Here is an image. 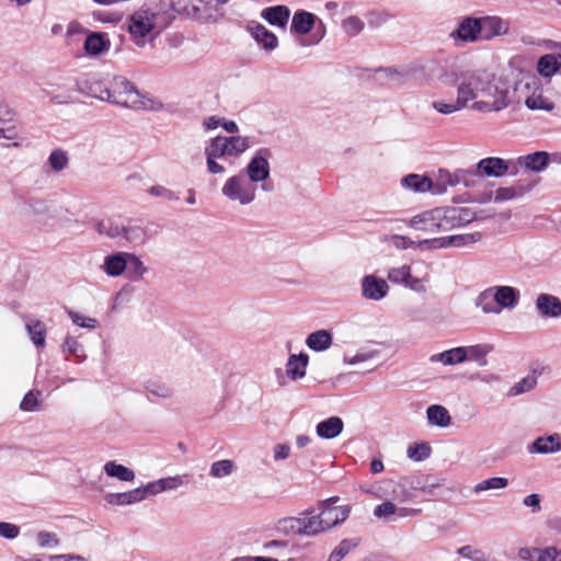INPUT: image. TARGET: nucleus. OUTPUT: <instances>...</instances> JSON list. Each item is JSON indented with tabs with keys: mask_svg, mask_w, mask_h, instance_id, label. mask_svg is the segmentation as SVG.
I'll return each instance as SVG.
<instances>
[{
	"mask_svg": "<svg viewBox=\"0 0 561 561\" xmlns=\"http://www.w3.org/2000/svg\"><path fill=\"white\" fill-rule=\"evenodd\" d=\"M309 356L306 353L290 355L286 365L287 376L296 380L306 375Z\"/></svg>",
	"mask_w": 561,
	"mask_h": 561,
	"instance_id": "obj_30",
	"label": "nucleus"
},
{
	"mask_svg": "<svg viewBox=\"0 0 561 561\" xmlns=\"http://www.w3.org/2000/svg\"><path fill=\"white\" fill-rule=\"evenodd\" d=\"M495 301L502 309H513L517 306L520 294L519 290L512 286H493Z\"/></svg>",
	"mask_w": 561,
	"mask_h": 561,
	"instance_id": "obj_17",
	"label": "nucleus"
},
{
	"mask_svg": "<svg viewBox=\"0 0 561 561\" xmlns=\"http://www.w3.org/2000/svg\"><path fill=\"white\" fill-rule=\"evenodd\" d=\"M344 428V423L339 416H330L316 426V433L320 438L333 439L337 437Z\"/></svg>",
	"mask_w": 561,
	"mask_h": 561,
	"instance_id": "obj_22",
	"label": "nucleus"
},
{
	"mask_svg": "<svg viewBox=\"0 0 561 561\" xmlns=\"http://www.w3.org/2000/svg\"><path fill=\"white\" fill-rule=\"evenodd\" d=\"M536 309L542 318H560L561 300L550 294H539L536 299Z\"/></svg>",
	"mask_w": 561,
	"mask_h": 561,
	"instance_id": "obj_16",
	"label": "nucleus"
},
{
	"mask_svg": "<svg viewBox=\"0 0 561 561\" xmlns=\"http://www.w3.org/2000/svg\"><path fill=\"white\" fill-rule=\"evenodd\" d=\"M39 391H28L20 403V409L26 412H34L38 410L39 407Z\"/></svg>",
	"mask_w": 561,
	"mask_h": 561,
	"instance_id": "obj_58",
	"label": "nucleus"
},
{
	"mask_svg": "<svg viewBox=\"0 0 561 561\" xmlns=\"http://www.w3.org/2000/svg\"><path fill=\"white\" fill-rule=\"evenodd\" d=\"M221 193L231 202L249 205L255 199L256 186L245 179L243 172H240L225 182Z\"/></svg>",
	"mask_w": 561,
	"mask_h": 561,
	"instance_id": "obj_5",
	"label": "nucleus"
},
{
	"mask_svg": "<svg viewBox=\"0 0 561 561\" xmlns=\"http://www.w3.org/2000/svg\"><path fill=\"white\" fill-rule=\"evenodd\" d=\"M401 185L414 193H433V181L426 175L408 174L401 179Z\"/></svg>",
	"mask_w": 561,
	"mask_h": 561,
	"instance_id": "obj_24",
	"label": "nucleus"
},
{
	"mask_svg": "<svg viewBox=\"0 0 561 561\" xmlns=\"http://www.w3.org/2000/svg\"><path fill=\"white\" fill-rule=\"evenodd\" d=\"M466 348L468 351V359L479 362L480 366H484L486 364L485 355L492 350L491 346L481 344L468 346Z\"/></svg>",
	"mask_w": 561,
	"mask_h": 561,
	"instance_id": "obj_54",
	"label": "nucleus"
},
{
	"mask_svg": "<svg viewBox=\"0 0 561 561\" xmlns=\"http://www.w3.org/2000/svg\"><path fill=\"white\" fill-rule=\"evenodd\" d=\"M247 31L265 50H274L278 46L277 36L256 21L248 22Z\"/></svg>",
	"mask_w": 561,
	"mask_h": 561,
	"instance_id": "obj_13",
	"label": "nucleus"
},
{
	"mask_svg": "<svg viewBox=\"0 0 561 561\" xmlns=\"http://www.w3.org/2000/svg\"><path fill=\"white\" fill-rule=\"evenodd\" d=\"M477 306L484 313H500V308L495 301L492 287L483 290L477 298Z\"/></svg>",
	"mask_w": 561,
	"mask_h": 561,
	"instance_id": "obj_40",
	"label": "nucleus"
},
{
	"mask_svg": "<svg viewBox=\"0 0 561 561\" xmlns=\"http://www.w3.org/2000/svg\"><path fill=\"white\" fill-rule=\"evenodd\" d=\"M36 540L42 548H55L59 545V538L55 533L42 530L37 534Z\"/></svg>",
	"mask_w": 561,
	"mask_h": 561,
	"instance_id": "obj_61",
	"label": "nucleus"
},
{
	"mask_svg": "<svg viewBox=\"0 0 561 561\" xmlns=\"http://www.w3.org/2000/svg\"><path fill=\"white\" fill-rule=\"evenodd\" d=\"M229 157H238L250 148V142L248 137L242 136H226Z\"/></svg>",
	"mask_w": 561,
	"mask_h": 561,
	"instance_id": "obj_43",
	"label": "nucleus"
},
{
	"mask_svg": "<svg viewBox=\"0 0 561 561\" xmlns=\"http://www.w3.org/2000/svg\"><path fill=\"white\" fill-rule=\"evenodd\" d=\"M480 18L466 16L450 36L461 42L473 43L480 39Z\"/></svg>",
	"mask_w": 561,
	"mask_h": 561,
	"instance_id": "obj_12",
	"label": "nucleus"
},
{
	"mask_svg": "<svg viewBox=\"0 0 561 561\" xmlns=\"http://www.w3.org/2000/svg\"><path fill=\"white\" fill-rule=\"evenodd\" d=\"M482 239L481 232L473 233H463V234H454L451 236V243L454 248L465 247L467 244H472L479 242Z\"/></svg>",
	"mask_w": 561,
	"mask_h": 561,
	"instance_id": "obj_56",
	"label": "nucleus"
},
{
	"mask_svg": "<svg viewBox=\"0 0 561 561\" xmlns=\"http://www.w3.org/2000/svg\"><path fill=\"white\" fill-rule=\"evenodd\" d=\"M457 94L462 104L477 100L472 108L479 112H499L511 104L508 89L496 84L493 76L484 70L461 71Z\"/></svg>",
	"mask_w": 561,
	"mask_h": 561,
	"instance_id": "obj_1",
	"label": "nucleus"
},
{
	"mask_svg": "<svg viewBox=\"0 0 561 561\" xmlns=\"http://www.w3.org/2000/svg\"><path fill=\"white\" fill-rule=\"evenodd\" d=\"M106 101L130 108L160 110L162 107L161 103L153 101L148 106L137 88L123 76L108 77V99Z\"/></svg>",
	"mask_w": 561,
	"mask_h": 561,
	"instance_id": "obj_3",
	"label": "nucleus"
},
{
	"mask_svg": "<svg viewBox=\"0 0 561 561\" xmlns=\"http://www.w3.org/2000/svg\"><path fill=\"white\" fill-rule=\"evenodd\" d=\"M525 105L531 111L542 110L551 112L554 108V104L546 99L541 92L538 94L534 92L531 95L527 96Z\"/></svg>",
	"mask_w": 561,
	"mask_h": 561,
	"instance_id": "obj_44",
	"label": "nucleus"
},
{
	"mask_svg": "<svg viewBox=\"0 0 561 561\" xmlns=\"http://www.w3.org/2000/svg\"><path fill=\"white\" fill-rule=\"evenodd\" d=\"M337 501V497H330L325 501L320 502V518L325 530L331 529L332 527L343 523L347 519L351 507L350 506H335L334 503Z\"/></svg>",
	"mask_w": 561,
	"mask_h": 561,
	"instance_id": "obj_8",
	"label": "nucleus"
},
{
	"mask_svg": "<svg viewBox=\"0 0 561 561\" xmlns=\"http://www.w3.org/2000/svg\"><path fill=\"white\" fill-rule=\"evenodd\" d=\"M306 344L312 351L322 352L331 346L332 335L325 330H318L308 335Z\"/></svg>",
	"mask_w": 561,
	"mask_h": 561,
	"instance_id": "obj_35",
	"label": "nucleus"
},
{
	"mask_svg": "<svg viewBox=\"0 0 561 561\" xmlns=\"http://www.w3.org/2000/svg\"><path fill=\"white\" fill-rule=\"evenodd\" d=\"M124 240L129 243L142 242V230L139 227H126L121 236Z\"/></svg>",
	"mask_w": 561,
	"mask_h": 561,
	"instance_id": "obj_64",
	"label": "nucleus"
},
{
	"mask_svg": "<svg viewBox=\"0 0 561 561\" xmlns=\"http://www.w3.org/2000/svg\"><path fill=\"white\" fill-rule=\"evenodd\" d=\"M104 471L108 477L117 478L121 481L130 482L135 479V472L115 461H107L104 465Z\"/></svg>",
	"mask_w": 561,
	"mask_h": 561,
	"instance_id": "obj_38",
	"label": "nucleus"
},
{
	"mask_svg": "<svg viewBox=\"0 0 561 561\" xmlns=\"http://www.w3.org/2000/svg\"><path fill=\"white\" fill-rule=\"evenodd\" d=\"M161 18L159 12L142 8L131 14L128 31L138 47L145 46L144 38L152 31L161 30L165 26V23L160 21Z\"/></svg>",
	"mask_w": 561,
	"mask_h": 561,
	"instance_id": "obj_4",
	"label": "nucleus"
},
{
	"mask_svg": "<svg viewBox=\"0 0 561 561\" xmlns=\"http://www.w3.org/2000/svg\"><path fill=\"white\" fill-rule=\"evenodd\" d=\"M535 185L536 182L529 183L527 185L518 183L517 185L514 186L500 187L495 192L494 202L501 203L519 198L524 196L526 193L530 192Z\"/></svg>",
	"mask_w": 561,
	"mask_h": 561,
	"instance_id": "obj_27",
	"label": "nucleus"
},
{
	"mask_svg": "<svg viewBox=\"0 0 561 561\" xmlns=\"http://www.w3.org/2000/svg\"><path fill=\"white\" fill-rule=\"evenodd\" d=\"M448 186H457L455 172L440 169L436 182H433V194H444Z\"/></svg>",
	"mask_w": 561,
	"mask_h": 561,
	"instance_id": "obj_41",
	"label": "nucleus"
},
{
	"mask_svg": "<svg viewBox=\"0 0 561 561\" xmlns=\"http://www.w3.org/2000/svg\"><path fill=\"white\" fill-rule=\"evenodd\" d=\"M508 485V479L503 477H493L485 479L473 486L474 493H481L489 490L505 489Z\"/></svg>",
	"mask_w": 561,
	"mask_h": 561,
	"instance_id": "obj_46",
	"label": "nucleus"
},
{
	"mask_svg": "<svg viewBox=\"0 0 561 561\" xmlns=\"http://www.w3.org/2000/svg\"><path fill=\"white\" fill-rule=\"evenodd\" d=\"M61 347L65 354L73 355L78 363H81L85 358L83 346L70 335L65 339Z\"/></svg>",
	"mask_w": 561,
	"mask_h": 561,
	"instance_id": "obj_48",
	"label": "nucleus"
},
{
	"mask_svg": "<svg viewBox=\"0 0 561 561\" xmlns=\"http://www.w3.org/2000/svg\"><path fill=\"white\" fill-rule=\"evenodd\" d=\"M234 463L232 460H218L210 466L209 474L214 478H225L232 473Z\"/></svg>",
	"mask_w": 561,
	"mask_h": 561,
	"instance_id": "obj_49",
	"label": "nucleus"
},
{
	"mask_svg": "<svg viewBox=\"0 0 561 561\" xmlns=\"http://www.w3.org/2000/svg\"><path fill=\"white\" fill-rule=\"evenodd\" d=\"M26 331L32 340V342L37 347H43L45 345V336H46V327L39 320H28L25 323Z\"/></svg>",
	"mask_w": 561,
	"mask_h": 561,
	"instance_id": "obj_39",
	"label": "nucleus"
},
{
	"mask_svg": "<svg viewBox=\"0 0 561 561\" xmlns=\"http://www.w3.org/2000/svg\"><path fill=\"white\" fill-rule=\"evenodd\" d=\"M126 252H115L104 257L102 271L111 277L121 276L126 270Z\"/></svg>",
	"mask_w": 561,
	"mask_h": 561,
	"instance_id": "obj_21",
	"label": "nucleus"
},
{
	"mask_svg": "<svg viewBox=\"0 0 561 561\" xmlns=\"http://www.w3.org/2000/svg\"><path fill=\"white\" fill-rule=\"evenodd\" d=\"M557 434L547 437H538L528 446L530 454H552L561 450V443Z\"/></svg>",
	"mask_w": 561,
	"mask_h": 561,
	"instance_id": "obj_25",
	"label": "nucleus"
},
{
	"mask_svg": "<svg viewBox=\"0 0 561 561\" xmlns=\"http://www.w3.org/2000/svg\"><path fill=\"white\" fill-rule=\"evenodd\" d=\"M480 39L489 41L508 31V22L499 16L480 18Z\"/></svg>",
	"mask_w": 561,
	"mask_h": 561,
	"instance_id": "obj_15",
	"label": "nucleus"
},
{
	"mask_svg": "<svg viewBox=\"0 0 561 561\" xmlns=\"http://www.w3.org/2000/svg\"><path fill=\"white\" fill-rule=\"evenodd\" d=\"M302 536L313 537L325 531L319 513L313 508H308L300 513Z\"/></svg>",
	"mask_w": 561,
	"mask_h": 561,
	"instance_id": "obj_18",
	"label": "nucleus"
},
{
	"mask_svg": "<svg viewBox=\"0 0 561 561\" xmlns=\"http://www.w3.org/2000/svg\"><path fill=\"white\" fill-rule=\"evenodd\" d=\"M274 529L283 536H302L300 515L298 517L289 516L277 519L274 524Z\"/></svg>",
	"mask_w": 561,
	"mask_h": 561,
	"instance_id": "obj_31",
	"label": "nucleus"
},
{
	"mask_svg": "<svg viewBox=\"0 0 561 561\" xmlns=\"http://www.w3.org/2000/svg\"><path fill=\"white\" fill-rule=\"evenodd\" d=\"M146 390L158 398H170L172 396V389L163 382L149 380L146 382Z\"/></svg>",
	"mask_w": 561,
	"mask_h": 561,
	"instance_id": "obj_53",
	"label": "nucleus"
},
{
	"mask_svg": "<svg viewBox=\"0 0 561 561\" xmlns=\"http://www.w3.org/2000/svg\"><path fill=\"white\" fill-rule=\"evenodd\" d=\"M537 385V377L533 375H528L524 377L522 380L516 382L507 392L508 397H516L523 393H526L533 390Z\"/></svg>",
	"mask_w": 561,
	"mask_h": 561,
	"instance_id": "obj_47",
	"label": "nucleus"
},
{
	"mask_svg": "<svg viewBox=\"0 0 561 561\" xmlns=\"http://www.w3.org/2000/svg\"><path fill=\"white\" fill-rule=\"evenodd\" d=\"M481 175L476 172V167L472 169H457L455 171V179L457 185H463L465 187H474Z\"/></svg>",
	"mask_w": 561,
	"mask_h": 561,
	"instance_id": "obj_42",
	"label": "nucleus"
},
{
	"mask_svg": "<svg viewBox=\"0 0 561 561\" xmlns=\"http://www.w3.org/2000/svg\"><path fill=\"white\" fill-rule=\"evenodd\" d=\"M206 169L210 174H224L226 169L218 159L230 158L226 136L211 138L205 147Z\"/></svg>",
	"mask_w": 561,
	"mask_h": 561,
	"instance_id": "obj_6",
	"label": "nucleus"
},
{
	"mask_svg": "<svg viewBox=\"0 0 561 561\" xmlns=\"http://www.w3.org/2000/svg\"><path fill=\"white\" fill-rule=\"evenodd\" d=\"M364 27V21L356 15H351L342 22L343 31L351 37L357 36Z\"/></svg>",
	"mask_w": 561,
	"mask_h": 561,
	"instance_id": "obj_50",
	"label": "nucleus"
},
{
	"mask_svg": "<svg viewBox=\"0 0 561 561\" xmlns=\"http://www.w3.org/2000/svg\"><path fill=\"white\" fill-rule=\"evenodd\" d=\"M426 417L430 424L438 427H447L451 422L448 410L439 404L430 405L426 410Z\"/></svg>",
	"mask_w": 561,
	"mask_h": 561,
	"instance_id": "obj_34",
	"label": "nucleus"
},
{
	"mask_svg": "<svg viewBox=\"0 0 561 561\" xmlns=\"http://www.w3.org/2000/svg\"><path fill=\"white\" fill-rule=\"evenodd\" d=\"M84 50L90 56H99L108 51L111 42L106 33L91 32L84 41Z\"/></svg>",
	"mask_w": 561,
	"mask_h": 561,
	"instance_id": "obj_19",
	"label": "nucleus"
},
{
	"mask_svg": "<svg viewBox=\"0 0 561 561\" xmlns=\"http://www.w3.org/2000/svg\"><path fill=\"white\" fill-rule=\"evenodd\" d=\"M526 552L530 558H536L531 561H561V550L557 547H546V548H534L531 550L526 549L522 550L520 553Z\"/></svg>",
	"mask_w": 561,
	"mask_h": 561,
	"instance_id": "obj_36",
	"label": "nucleus"
},
{
	"mask_svg": "<svg viewBox=\"0 0 561 561\" xmlns=\"http://www.w3.org/2000/svg\"><path fill=\"white\" fill-rule=\"evenodd\" d=\"M394 513H396V504H393L392 502H389V501L377 505L374 510V515L377 518H385V519L391 520V522L396 520Z\"/></svg>",
	"mask_w": 561,
	"mask_h": 561,
	"instance_id": "obj_57",
	"label": "nucleus"
},
{
	"mask_svg": "<svg viewBox=\"0 0 561 561\" xmlns=\"http://www.w3.org/2000/svg\"><path fill=\"white\" fill-rule=\"evenodd\" d=\"M410 266L402 265L399 267H392L388 272V279L394 284H404L407 277H410Z\"/></svg>",
	"mask_w": 561,
	"mask_h": 561,
	"instance_id": "obj_59",
	"label": "nucleus"
},
{
	"mask_svg": "<svg viewBox=\"0 0 561 561\" xmlns=\"http://www.w3.org/2000/svg\"><path fill=\"white\" fill-rule=\"evenodd\" d=\"M408 457L414 461H422L430 457L431 447L427 444H414L408 447Z\"/></svg>",
	"mask_w": 561,
	"mask_h": 561,
	"instance_id": "obj_55",
	"label": "nucleus"
},
{
	"mask_svg": "<svg viewBox=\"0 0 561 561\" xmlns=\"http://www.w3.org/2000/svg\"><path fill=\"white\" fill-rule=\"evenodd\" d=\"M508 170L507 161L499 157L483 158L476 164V172L481 178H502L507 174Z\"/></svg>",
	"mask_w": 561,
	"mask_h": 561,
	"instance_id": "obj_11",
	"label": "nucleus"
},
{
	"mask_svg": "<svg viewBox=\"0 0 561 561\" xmlns=\"http://www.w3.org/2000/svg\"><path fill=\"white\" fill-rule=\"evenodd\" d=\"M457 553L462 558L470 559L472 561H483V551L481 549L473 548L470 545L460 547L457 550Z\"/></svg>",
	"mask_w": 561,
	"mask_h": 561,
	"instance_id": "obj_63",
	"label": "nucleus"
},
{
	"mask_svg": "<svg viewBox=\"0 0 561 561\" xmlns=\"http://www.w3.org/2000/svg\"><path fill=\"white\" fill-rule=\"evenodd\" d=\"M75 88L80 93L90 95L101 101L108 99V77L103 78L96 73L87 75L76 80Z\"/></svg>",
	"mask_w": 561,
	"mask_h": 561,
	"instance_id": "obj_7",
	"label": "nucleus"
},
{
	"mask_svg": "<svg viewBox=\"0 0 561 561\" xmlns=\"http://www.w3.org/2000/svg\"><path fill=\"white\" fill-rule=\"evenodd\" d=\"M148 193L151 196L161 197V198H163L165 201H170V202L179 201V198H180L179 195L174 191H172L163 185H152L151 187L148 188Z\"/></svg>",
	"mask_w": 561,
	"mask_h": 561,
	"instance_id": "obj_60",
	"label": "nucleus"
},
{
	"mask_svg": "<svg viewBox=\"0 0 561 561\" xmlns=\"http://www.w3.org/2000/svg\"><path fill=\"white\" fill-rule=\"evenodd\" d=\"M272 156L268 148H261L256 151L255 156L250 160L244 171L249 176V181L254 185L255 183L263 182L270 176L268 158Z\"/></svg>",
	"mask_w": 561,
	"mask_h": 561,
	"instance_id": "obj_9",
	"label": "nucleus"
},
{
	"mask_svg": "<svg viewBox=\"0 0 561 561\" xmlns=\"http://www.w3.org/2000/svg\"><path fill=\"white\" fill-rule=\"evenodd\" d=\"M561 68V55L546 54L538 59L537 71L541 77L551 78Z\"/></svg>",
	"mask_w": 561,
	"mask_h": 561,
	"instance_id": "obj_29",
	"label": "nucleus"
},
{
	"mask_svg": "<svg viewBox=\"0 0 561 561\" xmlns=\"http://www.w3.org/2000/svg\"><path fill=\"white\" fill-rule=\"evenodd\" d=\"M467 104L466 103H461V99L459 96V94H457V99H456V102L455 103H445L443 101H434L432 103V107L434 110H436L438 113H442V114H453L463 107H466Z\"/></svg>",
	"mask_w": 561,
	"mask_h": 561,
	"instance_id": "obj_51",
	"label": "nucleus"
},
{
	"mask_svg": "<svg viewBox=\"0 0 561 561\" xmlns=\"http://www.w3.org/2000/svg\"><path fill=\"white\" fill-rule=\"evenodd\" d=\"M261 16L271 25L285 27L290 16V10L286 5H274L262 10Z\"/></svg>",
	"mask_w": 561,
	"mask_h": 561,
	"instance_id": "obj_23",
	"label": "nucleus"
},
{
	"mask_svg": "<svg viewBox=\"0 0 561 561\" xmlns=\"http://www.w3.org/2000/svg\"><path fill=\"white\" fill-rule=\"evenodd\" d=\"M317 21V16L308 11L298 10L294 13L290 32L298 35H307L311 32Z\"/></svg>",
	"mask_w": 561,
	"mask_h": 561,
	"instance_id": "obj_20",
	"label": "nucleus"
},
{
	"mask_svg": "<svg viewBox=\"0 0 561 561\" xmlns=\"http://www.w3.org/2000/svg\"><path fill=\"white\" fill-rule=\"evenodd\" d=\"M360 288L362 296L374 301L383 299L389 291L388 283L375 275H365L360 282Z\"/></svg>",
	"mask_w": 561,
	"mask_h": 561,
	"instance_id": "obj_10",
	"label": "nucleus"
},
{
	"mask_svg": "<svg viewBox=\"0 0 561 561\" xmlns=\"http://www.w3.org/2000/svg\"><path fill=\"white\" fill-rule=\"evenodd\" d=\"M468 359V351L465 346H458L431 356V362H440L446 366L463 363Z\"/></svg>",
	"mask_w": 561,
	"mask_h": 561,
	"instance_id": "obj_26",
	"label": "nucleus"
},
{
	"mask_svg": "<svg viewBox=\"0 0 561 561\" xmlns=\"http://www.w3.org/2000/svg\"><path fill=\"white\" fill-rule=\"evenodd\" d=\"M68 314L72 322L81 328L94 329L98 324L94 318L82 316L76 311L69 310Z\"/></svg>",
	"mask_w": 561,
	"mask_h": 561,
	"instance_id": "obj_62",
	"label": "nucleus"
},
{
	"mask_svg": "<svg viewBox=\"0 0 561 561\" xmlns=\"http://www.w3.org/2000/svg\"><path fill=\"white\" fill-rule=\"evenodd\" d=\"M48 163L51 170L60 172L68 165V157L61 149H55L49 154Z\"/></svg>",
	"mask_w": 561,
	"mask_h": 561,
	"instance_id": "obj_52",
	"label": "nucleus"
},
{
	"mask_svg": "<svg viewBox=\"0 0 561 561\" xmlns=\"http://www.w3.org/2000/svg\"><path fill=\"white\" fill-rule=\"evenodd\" d=\"M358 543L359 540L356 538L343 539L330 553L328 561H341L351 550L356 548Z\"/></svg>",
	"mask_w": 561,
	"mask_h": 561,
	"instance_id": "obj_45",
	"label": "nucleus"
},
{
	"mask_svg": "<svg viewBox=\"0 0 561 561\" xmlns=\"http://www.w3.org/2000/svg\"><path fill=\"white\" fill-rule=\"evenodd\" d=\"M94 228L99 234L105 236L111 239L121 238L124 231V226L118 225L117 222L110 218L99 220L95 224Z\"/></svg>",
	"mask_w": 561,
	"mask_h": 561,
	"instance_id": "obj_37",
	"label": "nucleus"
},
{
	"mask_svg": "<svg viewBox=\"0 0 561 561\" xmlns=\"http://www.w3.org/2000/svg\"><path fill=\"white\" fill-rule=\"evenodd\" d=\"M474 219V213L468 207H438L414 216L410 220V227L435 233L465 226Z\"/></svg>",
	"mask_w": 561,
	"mask_h": 561,
	"instance_id": "obj_2",
	"label": "nucleus"
},
{
	"mask_svg": "<svg viewBox=\"0 0 561 561\" xmlns=\"http://www.w3.org/2000/svg\"><path fill=\"white\" fill-rule=\"evenodd\" d=\"M105 501L110 505H130L141 502V492L136 488L134 490L122 493H107L105 495Z\"/></svg>",
	"mask_w": 561,
	"mask_h": 561,
	"instance_id": "obj_32",
	"label": "nucleus"
},
{
	"mask_svg": "<svg viewBox=\"0 0 561 561\" xmlns=\"http://www.w3.org/2000/svg\"><path fill=\"white\" fill-rule=\"evenodd\" d=\"M549 153L546 151H536L526 156L519 157V163L526 170L533 172H541L549 164Z\"/></svg>",
	"mask_w": 561,
	"mask_h": 561,
	"instance_id": "obj_28",
	"label": "nucleus"
},
{
	"mask_svg": "<svg viewBox=\"0 0 561 561\" xmlns=\"http://www.w3.org/2000/svg\"><path fill=\"white\" fill-rule=\"evenodd\" d=\"M432 77L436 78L440 83L453 87L460 82V72L455 67L440 65L436 61H431L425 67Z\"/></svg>",
	"mask_w": 561,
	"mask_h": 561,
	"instance_id": "obj_14",
	"label": "nucleus"
},
{
	"mask_svg": "<svg viewBox=\"0 0 561 561\" xmlns=\"http://www.w3.org/2000/svg\"><path fill=\"white\" fill-rule=\"evenodd\" d=\"M126 272L127 276L133 282L142 279L144 275L148 272L147 266L144 264L141 259L135 253L126 252Z\"/></svg>",
	"mask_w": 561,
	"mask_h": 561,
	"instance_id": "obj_33",
	"label": "nucleus"
}]
</instances>
